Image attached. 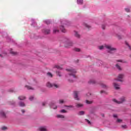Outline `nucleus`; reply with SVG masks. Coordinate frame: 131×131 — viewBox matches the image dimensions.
<instances>
[{
	"label": "nucleus",
	"mask_w": 131,
	"mask_h": 131,
	"mask_svg": "<svg viewBox=\"0 0 131 131\" xmlns=\"http://www.w3.org/2000/svg\"><path fill=\"white\" fill-rule=\"evenodd\" d=\"M11 92H13V90H11Z\"/></svg>",
	"instance_id": "4d7b16f0"
},
{
	"label": "nucleus",
	"mask_w": 131,
	"mask_h": 131,
	"mask_svg": "<svg viewBox=\"0 0 131 131\" xmlns=\"http://www.w3.org/2000/svg\"><path fill=\"white\" fill-rule=\"evenodd\" d=\"M54 68H57V69H58V70H62V69H63V68H62L61 66L58 65L55 66Z\"/></svg>",
	"instance_id": "ddd939ff"
},
{
	"label": "nucleus",
	"mask_w": 131,
	"mask_h": 131,
	"mask_svg": "<svg viewBox=\"0 0 131 131\" xmlns=\"http://www.w3.org/2000/svg\"><path fill=\"white\" fill-rule=\"evenodd\" d=\"M66 107H69V108H73V105H66Z\"/></svg>",
	"instance_id": "a19ab883"
},
{
	"label": "nucleus",
	"mask_w": 131,
	"mask_h": 131,
	"mask_svg": "<svg viewBox=\"0 0 131 131\" xmlns=\"http://www.w3.org/2000/svg\"><path fill=\"white\" fill-rule=\"evenodd\" d=\"M97 82V81L95 80H90L89 81V83L92 84H94L95 83H96Z\"/></svg>",
	"instance_id": "f3484780"
},
{
	"label": "nucleus",
	"mask_w": 131,
	"mask_h": 131,
	"mask_svg": "<svg viewBox=\"0 0 131 131\" xmlns=\"http://www.w3.org/2000/svg\"><path fill=\"white\" fill-rule=\"evenodd\" d=\"M57 118H65V116L62 115H57Z\"/></svg>",
	"instance_id": "412c9836"
},
{
	"label": "nucleus",
	"mask_w": 131,
	"mask_h": 131,
	"mask_svg": "<svg viewBox=\"0 0 131 131\" xmlns=\"http://www.w3.org/2000/svg\"><path fill=\"white\" fill-rule=\"evenodd\" d=\"M77 4L78 5H82L83 4V0H77Z\"/></svg>",
	"instance_id": "4be33fe9"
},
{
	"label": "nucleus",
	"mask_w": 131,
	"mask_h": 131,
	"mask_svg": "<svg viewBox=\"0 0 131 131\" xmlns=\"http://www.w3.org/2000/svg\"><path fill=\"white\" fill-rule=\"evenodd\" d=\"M113 116H114V117L115 118H117V114L114 115Z\"/></svg>",
	"instance_id": "49530a36"
},
{
	"label": "nucleus",
	"mask_w": 131,
	"mask_h": 131,
	"mask_svg": "<svg viewBox=\"0 0 131 131\" xmlns=\"http://www.w3.org/2000/svg\"><path fill=\"white\" fill-rule=\"evenodd\" d=\"M85 120L86 121V122L88 123V124H91V122L90 121V120H88V119H85Z\"/></svg>",
	"instance_id": "79ce46f5"
},
{
	"label": "nucleus",
	"mask_w": 131,
	"mask_h": 131,
	"mask_svg": "<svg viewBox=\"0 0 131 131\" xmlns=\"http://www.w3.org/2000/svg\"><path fill=\"white\" fill-rule=\"evenodd\" d=\"M85 27H86V28H88V29H90L91 28V27L90 25H89L88 24H84Z\"/></svg>",
	"instance_id": "c756f323"
},
{
	"label": "nucleus",
	"mask_w": 131,
	"mask_h": 131,
	"mask_svg": "<svg viewBox=\"0 0 131 131\" xmlns=\"http://www.w3.org/2000/svg\"><path fill=\"white\" fill-rule=\"evenodd\" d=\"M63 24H66V25H68V24L67 23H63Z\"/></svg>",
	"instance_id": "5fc2aeb1"
},
{
	"label": "nucleus",
	"mask_w": 131,
	"mask_h": 131,
	"mask_svg": "<svg viewBox=\"0 0 131 131\" xmlns=\"http://www.w3.org/2000/svg\"><path fill=\"white\" fill-rule=\"evenodd\" d=\"M21 112H22V113H25V110H21Z\"/></svg>",
	"instance_id": "de8ad7c7"
},
{
	"label": "nucleus",
	"mask_w": 131,
	"mask_h": 131,
	"mask_svg": "<svg viewBox=\"0 0 131 131\" xmlns=\"http://www.w3.org/2000/svg\"><path fill=\"white\" fill-rule=\"evenodd\" d=\"M99 84H100L101 88H102V89H104L105 90H107V89H108L109 88V86L108 85H106L104 83L100 82V83H99Z\"/></svg>",
	"instance_id": "6e6552de"
},
{
	"label": "nucleus",
	"mask_w": 131,
	"mask_h": 131,
	"mask_svg": "<svg viewBox=\"0 0 131 131\" xmlns=\"http://www.w3.org/2000/svg\"><path fill=\"white\" fill-rule=\"evenodd\" d=\"M118 38H119V39H121V36H119V35H118Z\"/></svg>",
	"instance_id": "09e8293b"
},
{
	"label": "nucleus",
	"mask_w": 131,
	"mask_h": 131,
	"mask_svg": "<svg viewBox=\"0 0 131 131\" xmlns=\"http://www.w3.org/2000/svg\"><path fill=\"white\" fill-rule=\"evenodd\" d=\"M70 82H73V80H69Z\"/></svg>",
	"instance_id": "8fccbe9b"
},
{
	"label": "nucleus",
	"mask_w": 131,
	"mask_h": 131,
	"mask_svg": "<svg viewBox=\"0 0 131 131\" xmlns=\"http://www.w3.org/2000/svg\"><path fill=\"white\" fill-rule=\"evenodd\" d=\"M117 122H122V120L118 119L117 120Z\"/></svg>",
	"instance_id": "37998d69"
},
{
	"label": "nucleus",
	"mask_w": 131,
	"mask_h": 131,
	"mask_svg": "<svg viewBox=\"0 0 131 131\" xmlns=\"http://www.w3.org/2000/svg\"><path fill=\"white\" fill-rule=\"evenodd\" d=\"M78 115H84V111H80V112H79L78 113Z\"/></svg>",
	"instance_id": "393cba45"
},
{
	"label": "nucleus",
	"mask_w": 131,
	"mask_h": 131,
	"mask_svg": "<svg viewBox=\"0 0 131 131\" xmlns=\"http://www.w3.org/2000/svg\"><path fill=\"white\" fill-rule=\"evenodd\" d=\"M42 32L45 34H50L51 31L50 30L44 29L42 30Z\"/></svg>",
	"instance_id": "9b49d317"
},
{
	"label": "nucleus",
	"mask_w": 131,
	"mask_h": 131,
	"mask_svg": "<svg viewBox=\"0 0 131 131\" xmlns=\"http://www.w3.org/2000/svg\"><path fill=\"white\" fill-rule=\"evenodd\" d=\"M10 54H11V55H13V56H16V55H17V52H14V51H13L12 49L10 50Z\"/></svg>",
	"instance_id": "2eb2a0df"
},
{
	"label": "nucleus",
	"mask_w": 131,
	"mask_h": 131,
	"mask_svg": "<svg viewBox=\"0 0 131 131\" xmlns=\"http://www.w3.org/2000/svg\"><path fill=\"white\" fill-rule=\"evenodd\" d=\"M73 46V43L71 41H69L67 42V43L65 44L64 47L65 48H70V47H72Z\"/></svg>",
	"instance_id": "423d86ee"
},
{
	"label": "nucleus",
	"mask_w": 131,
	"mask_h": 131,
	"mask_svg": "<svg viewBox=\"0 0 131 131\" xmlns=\"http://www.w3.org/2000/svg\"><path fill=\"white\" fill-rule=\"evenodd\" d=\"M113 85L114 86V88L115 89V90H119L120 89V85L118 84L117 83L114 82L113 83Z\"/></svg>",
	"instance_id": "1a4fd4ad"
},
{
	"label": "nucleus",
	"mask_w": 131,
	"mask_h": 131,
	"mask_svg": "<svg viewBox=\"0 0 131 131\" xmlns=\"http://www.w3.org/2000/svg\"><path fill=\"white\" fill-rule=\"evenodd\" d=\"M116 68L119 70V71H121V70H122V68H121V67L119 65V64L117 63L115 66Z\"/></svg>",
	"instance_id": "9d476101"
},
{
	"label": "nucleus",
	"mask_w": 131,
	"mask_h": 131,
	"mask_svg": "<svg viewBox=\"0 0 131 131\" xmlns=\"http://www.w3.org/2000/svg\"><path fill=\"white\" fill-rule=\"evenodd\" d=\"M19 105L20 107H24L25 106V103H24V102H20L19 103Z\"/></svg>",
	"instance_id": "b1692460"
},
{
	"label": "nucleus",
	"mask_w": 131,
	"mask_h": 131,
	"mask_svg": "<svg viewBox=\"0 0 131 131\" xmlns=\"http://www.w3.org/2000/svg\"><path fill=\"white\" fill-rule=\"evenodd\" d=\"M104 47L105 48H106V49L108 50L107 51V52L110 54H114V51H116V50H117L116 48L112 47V46H111V45H104V46H99V50H103Z\"/></svg>",
	"instance_id": "f257e3e1"
},
{
	"label": "nucleus",
	"mask_w": 131,
	"mask_h": 131,
	"mask_svg": "<svg viewBox=\"0 0 131 131\" xmlns=\"http://www.w3.org/2000/svg\"><path fill=\"white\" fill-rule=\"evenodd\" d=\"M59 32V30L57 29H53V33H57Z\"/></svg>",
	"instance_id": "7c9ffc66"
},
{
	"label": "nucleus",
	"mask_w": 131,
	"mask_h": 131,
	"mask_svg": "<svg viewBox=\"0 0 131 131\" xmlns=\"http://www.w3.org/2000/svg\"><path fill=\"white\" fill-rule=\"evenodd\" d=\"M46 85L48 88H53V89H58L59 88V85L55 83L52 84L50 82H47Z\"/></svg>",
	"instance_id": "20e7f679"
},
{
	"label": "nucleus",
	"mask_w": 131,
	"mask_h": 131,
	"mask_svg": "<svg viewBox=\"0 0 131 131\" xmlns=\"http://www.w3.org/2000/svg\"><path fill=\"white\" fill-rule=\"evenodd\" d=\"M125 44L126 45V46H128L129 50H131V48H130V46L128 45V43L127 42H125Z\"/></svg>",
	"instance_id": "4c0bfd02"
},
{
	"label": "nucleus",
	"mask_w": 131,
	"mask_h": 131,
	"mask_svg": "<svg viewBox=\"0 0 131 131\" xmlns=\"http://www.w3.org/2000/svg\"><path fill=\"white\" fill-rule=\"evenodd\" d=\"M46 24L49 25L51 24V21H50L49 20H48L46 21Z\"/></svg>",
	"instance_id": "58836bf2"
},
{
	"label": "nucleus",
	"mask_w": 131,
	"mask_h": 131,
	"mask_svg": "<svg viewBox=\"0 0 131 131\" xmlns=\"http://www.w3.org/2000/svg\"><path fill=\"white\" fill-rule=\"evenodd\" d=\"M101 116H102V117H104V116H105V115H104V114H102Z\"/></svg>",
	"instance_id": "603ef678"
},
{
	"label": "nucleus",
	"mask_w": 131,
	"mask_h": 131,
	"mask_svg": "<svg viewBox=\"0 0 131 131\" xmlns=\"http://www.w3.org/2000/svg\"><path fill=\"white\" fill-rule=\"evenodd\" d=\"M60 30H61V31L62 32H63V33H65V32H66V29H65L64 28V26H61V27H60Z\"/></svg>",
	"instance_id": "a211bd4d"
},
{
	"label": "nucleus",
	"mask_w": 131,
	"mask_h": 131,
	"mask_svg": "<svg viewBox=\"0 0 131 131\" xmlns=\"http://www.w3.org/2000/svg\"><path fill=\"white\" fill-rule=\"evenodd\" d=\"M125 11H126L127 13H129V12H130V10L128 8H125Z\"/></svg>",
	"instance_id": "f704fd0d"
},
{
	"label": "nucleus",
	"mask_w": 131,
	"mask_h": 131,
	"mask_svg": "<svg viewBox=\"0 0 131 131\" xmlns=\"http://www.w3.org/2000/svg\"><path fill=\"white\" fill-rule=\"evenodd\" d=\"M75 51L76 52H80V49H79V48H75Z\"/></svg>",
	"instance_id": "c9c22d12"
},
{
	"label": "nucleus",
	"mask_w": 131,
	"mask_h": 131,
	"mask_svg": "<svg viewBox=\"0 0 131 131\" xmlns=\"http://www.w3.org/2000/svg\"><path fill=\"white\" fill-rule=\"evenodd\" d=\"M0 57H2V54H0Z\"/></svg>",
	"instance_id": "6e6d98bb"
},
{
	"label": "nucleus",
	"mask_w": 131,
	"mask_h": 131,
	"mask_svg": "<svg viewBox=\"0 0 131 131\" xmlns=\"http://www.w3.org/2000/svg\"><path fill=\"white\" fill-rule=\"evenodd\" d=\"M53 109H57V106H56L55 107H53Z\"/></svg>",
	"instance_id": "864d4df0"
},
{
	"label": "nucleus",
	"mask_w": 131,
	"mask_h": 131,
	"mask_svg": "<svg viewBox=\"0 0 131 131\" xmlns=\"http://www.w3.org/2000/svg\"><path fill=\"white\" fill-rule=\"evenodd\" d=\"M83 106V104H81V103H76V107L77 108H80Z\"/></svg>",
	"instance_id": "4468645a"
},
{
	"label": "nucleus",
	"mask_w": 131,
	"mask_h": 131,
	"mask_svg": "<svg viewBox=\"0 0 131 131\" xmlns=\"http://www.w3.org/2000/svg\"><path fill=\"white\" fill-rule=\"evenodd\" d=\"M42 106H45V105H46V102H43V103H42Z\"/></svg>",
	"instance_id": "3c124183"
},
{
	"label": "nucleus",
	"mask_w": 131,
	"mask_h": 131,
	"mask_svg": "<svg viewBox=\"0 0 131 131\" xmlns=\"http://www.w3.org/2000/svg\"><path fill=\"white\" fill-rule=\"evenodd\" d=\"M100 94H104L105 95H107L108 92H106L105 91L102 90L100 91Z\"/></svg>",
	"instance_id": "a878e982"
},
{
	"label": "nucleus",
	"mask_w": 131,
	"mask_h": 131,
	"mask_svg": "<svg viewBox=\"0 0 131 131\" xmlns=\"http://www.w3.org/2000/svg\"><path fill=\"white\" fill-rule=\"evenodd\" d=\"M2 130H6V129H7V127H6V126L2 127Z\"/></svg>",
	"instance_id": "ea45409f"
},
{
	"label": "nucleus",
	"mask_w": 131,
	"mask_h": 131,
	"mask_svg": "<svg viewBox=\"0 0 131 131\" xmlns=\"http://www.w3.org/2000/svg\"><path fill=\"white\" fill-rule=\"evenodd\" d=\"M19 100H25V96H19L18 97Z\"/></svg>",
	"instance_id": "bb28decb"
},
{
	"label": "nucleus",
	"mask_w": 131,
	"mask_h": 131,
	"mask_svg": "<svg viewBox=\"0 0 131 131\" xmlns=\"http://www.w3.org/2000/svg\"><path fill=\"white\" fill-rule=\"evenodd\" d=\"M60 113H67V111L65 110H61L59 111Z\"/></svg>",
	"instance_id": "cd10ccee"
},
{
	"label": "nucleus",
	"mask_w": 131,
	"mask_h": 131,
	"mask_svg": "<svg viewBox=\"0 0 131 131\" xmlns=\"http://www.w3.org/2000/svg\"><path fill=\"white\" fill-rule=\"evenodd\" d=\"M29 100H30V101H32V100H33V96L30 97Z\"/></svg>",
	"instance_id": "c03bdc74"
},
{
	"label": "nucleus",
	"mask_w": 131,
	"mask_h": 131,
	"mask_svg": "<svg viewBox=\"0 0 131 131\" xmlns=\"http://www.w3.org/2000/svg\"><path fill=\"white\" fill-rule=\"evenodd\" d=\"M40 131H48L46 127H41L39 128Z\"/></svg>",
	"instance_id": "6ab92c4d"
},
{
	"label": "nucleus",
	"mask_w": 131,
	"mask_h": 131,
	"mask_svg": "<svg viewBox=\"0 0 131 131\" xmlns=\"http://www.w3.org/2000/svg\"><path fill=\"white\" fill-rule=\"evenodd\" d=\"M74 94L75 100H77V101H79V98H78V94H79V92L75 91L74 92Z\"/></svg>",
	"instance_id": "0eeeda50"
},
{
	"label": "nucleus",
	"mask_w": 131,
	"mask_h": 131,
	"mask_svg": "<svg viewBox=\"0 0 131 131\" xmlns=\"http://www.w3.org/2000/svg\"><path fill=\"white\" fill-rule=\"evenodd\" d=\"M25 88L27 89V90H34V88L30 86H29V85H26L25 86Z\"/></svg>",
	"instance_id": "aec40b11"
},
{
	"label": "nucleus",
	"mask_w": 131,
	"mask_h": 131,
	"mask_svg": "<svg viewBox=\"0 0 131 131\" xmlns=\"http://www.w3.org/2000/svg\"><path fill=\"white\" fill-rule=\"evenodd\" d=\"M116 62H120L121 63H125V62L123 61L121 59H118L116 60Z\"/></svg>",
	"instance_id": "72a5a7b5"
},
{
	"label": "nucleus",
	"mask_w": 131,
	"mask_h": 131,
	"mask_svg": "<svg viewBox=\"0 0 131 131\" xmlns=\"http://www.w3.org/2000/svg\"><path fill=\"white\" fill-rule=\"evenodd\" d=\"M67 71L68 72V74L70 76H72L74 78H76V70L74 69H67Z\"/></svg>",
	"instance_id": "f03ea898"
},
{
	"label": "nucleus",
	"mask_w": 131,
	"mask_h": 131,
	"mask_svg": "<svg viewBox=\"0 0 131 131\" xmlns=\"http://www.w3.org/2000/svg\"><path fill=\"white\" fill-rule=\"evenodd\" d=\"M0 115H1V116H2V117H3L4 118H6V114H5L3 111H1V112H0Z\"/></svg>",
	"instance_id": "dca6fc26"
},
{
	"label": "nucleus",
	"mask_w": 131,
	"mask_h": 131,
	"mask_svg": "<svg viewBox=\"0 0 131 131\" xmlns=\"http://www.w3.org/2000/svg\"><path fill=\"white\" fill-rule=\"evenodd\" d=\"M85 102H86V103L89 104V105H90L91 104H93V101H89V100H86L85 101Z\"/></svg>",
	"instance_id": "5701e85b"
},
{
	"label": "nucleus",
	"mask_w": 131,
	"mask_h": 131,
	"mask_svg": "<svg viewBox=\"0 0 131 131\" xmlns=\"http://www.w3.org/2000/svg\"><path fill=\"white\" fill-rule=\"evenodd\" d=\"M124 78V74H119L116 80H117L118 81H120L121 82H122V81H123Z\"/></svg>",
	"instance_id": "39448f33"
},
{
	"label": "nucleus",
	"mask_w": 131,
	"mask_h": 131,
	"mask_svg": "<svg viewBox=\"0 0 131 131\" xmlns=\"http://www.w3.org/2000/svg\"><path fill=\"white\" fill-rule=\"evenodd\" d=\"M130 57H131V55H130Z\"/></svg>",
	"instance_id": "13d9d810"
},
{
	"label": "nucleus",
	"mask_w": 131,
	"mask_h": 131,
	"mask_svg": "<svg viewBox=\"0 0 131 131\" xmlns=\"http://www.w3.org/2000/svg\"><path fill=\"white\" fill-rule=\"evenodd\" d=\"M122 127H123V128H126V125H122Z\"/></svg>",
	"instance_id": "a18cd8bd"
},
{
	"label": "nucleus",
	"mask_w": 131,
	"mask_h": 131,
	"mask_svg": "<svg viewBox=\"0 0 131 131\" xmlns=\"http://www.w3.org/2000/svg\"><path fill=\"white\" fill-rule=\"evenodd\" d=\"M47 76H48L49 77H53V74H52V73L49 72L47 73Z\"/></svg>",
	"instance_id": "c85d7f7f"
},
{
	"label": "nucleus",
	"mask_w": 131,
	"mask_h": 131,
	"mask_svg": "<svg viewBox=\"0 0 131 131\" xmlns=\"http://www.w3.org/2000/svg\"><path fill=\"white\" fill-rule=\"evenodd\" d=\"M56 74H57V75H58L59 77L62 76V75H61V72H60L59 71H57Z\"/></svg>",
	"instance_id": "2f4dec72"
},
{
	"label": "nucleus",
	"mask_w": 131,
	"mask_h": 131,
	"mask_svg": "<svg viewBox=\"0 0 131 131\" xmlns=\"http://www.w3.org/2000/svg\"><path fill=\"white\" fill-rule=\"evenodd\" d=\"M65 102V101L63 99L59 100V104H63Z\"/></svg>",
	"instance_id": "473e14b6"
},
{
	"label": "nucleus",
	"mask_w": 131,
	"mask_h": 131,
	"mask_svg": "<svg viewBox=\"0 0 131 131\" xmlns=\"http://www.w3.org/2000/svg\"><path fill=\"white\" fill-rule=\"evenodd\" d=\"M74 32H75L74 35H75V37H77V38H79L80 37V35H79L78 34V32H77L76 31H75Z\"/></svg>",
	"instance_id": "f8f14e48"
},
{
	"label": "nucleus",
	"mask_w": 131,
	"mask_h": 131,
	"mask_svg": "<svg viewBox=\"0 0 131 131\" xmlns=\"http://www.w3.org/2000/svg\"><path fill=\"white\" fill-rule=\"evenodd\" d=\"M105 27H106V26H105V25H102L101 26V28H102L103 30H105Z\"/></svg>",
	"instance_id": "e433bc0d"
},
{
	"label": "nucleus",
	"mask_w": 131,
	"mask_h": 131,
	"mask_svg": "<svg viewBox=\"0 0 131 131\" xmlns=\"http://www.w3.org/2000/svg\"><path fill=\"white\" fill-rule=\"evenodd\" d=\"M113 101L114 103H116V104H122V103L125 102V98L124 97H122L120 98L119 100L114 99Z\"/></svg>",
	"instance_id": "7ed1b4c3"
}]
</instances>
